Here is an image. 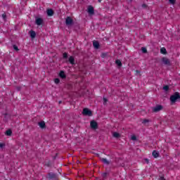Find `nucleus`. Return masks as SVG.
<instances>
[{
	"label": "nucleus",
	"instance_id": "obj_1",
	"mask_svg": "<svg viewBox=\"0 0 180 180\" xmlns=\"http://www.w3.org/2000/svg\"><path fill=\"white\" fill-rule=\"evenodd\" d=\"M178 99H180V95L178 92H175L174 95L170 96V101L172 103H175V102H176Z\"/></svg>",
	"mask_w": 180,
	"mask_h": 180
},
{
	"label": "nucleus",
	"instance_id": "obj_2",
	"mask_svg": "<svg viewBox=\"0 0 180 180\" xmlns=\"http://www.w3.org/2000/svg\"><path fill=\"white\" fill-rule=\"evenodd\" d=\"M65 25L66 26H72L74 25V20L70 16H68L65 18Z\"/></svg>",
	"mask_w": 180,
	"mask_h": 180
},
{
	"label": "nucleus",
	"instance_id": "obj_3",
	"mask_svg": "<svg viewBox=\"0 0 180 180\" xmlns=\"http://www.w3.org/2000/svg\"><path fill=\"white\" fill-rule=\"evenodd\" d=\"M162 63L164 64V65H171V61L167 57L162 58Z\"/></svg>",
	"mask_w": 180,
	"mask_h": 180
},
{
	"label": "nucleus",
	"instance_id": "obj_4",
	"mask_svg": "<svg viewBox=\"0 0 180 180\" xmlns=\"http://www.w3.org/2000/svg\"><path fill=\"white\" fill-rule=\"evenodd\" d=\"M153 112H160V110H162V105H157L155 107H153L152 108Z\"/></svg>",
	"mask_w": 180,
	"mask_h": 180
},
{
	"label": "nucleus",
	"instance_id": "obj_5",
	"mask_svg": "<svg viewBox=\"0 0 180 180\" xmlns=\"http://www.w3.org/2000/svg\"><path fill=\"white\" fill-rule=\"evenodd\" d=\"M90 126L94 130H96V129H98V122L95 120H92L90 122Z\"/></svg>",
	"mask_w": 180,
	"mask_h": 180
},
{
	"label": "nucleus",
	"instance_id": "obj_6",
	"mask_svg": "<svg viewBox=\"0 0 180 180\" xmlns=\"http://www.w3.org/2000/svg\"><path fill=\"white\" fill-rule=\"evenodd\" d=\"M88 13L89 15H94V13H95V10L94 9V7L92 6H89Z\"/></svg>",
	"mask_w": 180,
	"mask_h": 180
},
{
	"label": "nucleus",
	"instance_id": "obj_7",
	"mask_svg": "<svg viewBox=\"0 0 180 180\" xmlns=\"http://www.w3.org/2000/svg\"><path fill=\"white\" fill-rule=\"evenodd\" d=\"M35 23L38 26H40V25H43V20L40 18H38L36 19Z\"/></svg>",
	"mask_w": 180,
	"mask_h": 180
},
{
	"label": "nucleus",
	"instance_id": "obj_8",
	"mask_svg": "<svg viewBox=\"0 0 180 180\" xmlns=\"http://www.w3.org/2000/svg\"><path fill=\"white\" fill-rule=\"evenodd\" d=\"M59 77L62 78V79H65L67 78V76L65 75V72L63 70H61L59 73Z\"/></svg>",
	"mask_w": 180,
	"mask_h": 180
},
{
	"label": "nucleus",
	"instance_id": "obj_9",
	"mask_svg": "<svg viewBox=\"0 0 180 180\" xmlns=\"http://www.w3.org/2000/svg\"><path fill=\"white\" fill-rule=\"evenodd\" d=\"M38 125L39 126L40 129H44V127H46V123L44 121L38 122Z\"/></svg>",
	"mask_w": 180,
	"mask_h": 180
},
{
	"label": "nucleus",
	"instance_id": "obj_10",
	"mask_svg": "<svg viewBox=\"0 0 180 180\" xmlns=\"http://www.w3.org/2000/svg\"><path fill=\"white\" fill-rule=\"evenodd\" d=\"M30 36L31 39H34L36 37V32H34V30H30Z\"/></svg>",
	"mask_w": 180,
	"mask_h": 180
},
{
	"label": "nucleus",
	"instance_id": "obj_11",
	"mask_svg": "<svg viewBox=\"0 0 180 180\" xmlns=\"http://www.w3.org/2000/svg\"><path fill=\"white\" fill-rule=\"evenodd\" d=\"M69 63L72 64V65H74L75 64V59L74 58V56H70L68 60Z\"/></svg>",
	"mask_w": 180,
	"mask_h": 180
},
{
	"label": "nucleus",
	"instance_id": "obj_12",
	"mask_svg": "<svg viewBox=\"0 0 180 180\" xmlns=\"http://www.w3.org/2000/svg\"><path fill=\"white\" fill-rule=\"evenodd\" d=\"M46 12L48 16H53V15H54V11L51 8L48 9Z\"/></svg>",
	"mask_w": 180,
	"mask_h": 180
},
{
	"label": "nucleus",
	"instance_id": "obj_13",
	"mask_svg": "<svg viewBox=\"0 0 180 180\" xmlns=\"http://www.w3.org/2000/svg\"><path fill=\"white\" fill-rule=\"evenodd\" d=\"M93 46L94 49H99V42L98 41H94Z\"/></svg>",
	"mask_w": 180,
	"mask_h": 180
},
{
	"label": "nucleus",
	"instance_id": "obj_14",
	"mask_svg": "<svg viewBox=\"0 0 180 180\" xmlns=\"http://www.w3.org/2000/svg\"><path fill=\"white\" fill-rule=\"evenodd\" d=\"M82 113H92V110H89V108H84Z\"/></svg>",
	"mask_w": 180,
	"mask_h": 180
},
{
	"label": "nucleus",
	"instance_id": "obj_15",
	"mask_svg": "<svg viewBox=\"0 0 180 180\" xmlns=\"http://www.w3.org/2000/svg\"><path fill=\"white\" fill-rule=\"evenodd\" d=\"M160 155V153L156 151V150H154L153 152V156L154 157V158H158V157Z\"/></svg>",
	"mask_w": 180,
	"mask_h": 180
},
{
	"label": "nucleus",
	"instance_id": "obj_16",
	"mask_svg": "<svg viewBox=\"0 0 180 180\" xmlns=\"http://www.w3.org/2000/svg\"><path fill=\"white\" fill-rule=\"evenodd\" d=\"M112 136L115 137V139H119V137H120V134L117 132H113Z\"/></svg>",
	"mask_w": 180,
	"mask_h": 180
},
{
	"label": "nucleus",
	"instance_id": "obj_17",
	"mask_svg": "<svg viewBox=\"0 0 180 180\" xmlns=\"http://www.w3.org/2000/svg\"><path fill=\"white\" fill-rule=\"evenodd\" d=\"M160 53L161 54H167V49L165 47L161 48Z\"/></svg>",
	"mask_w": 180,
	"mask_h": 180
},
{
	"label": "nucleus",
	"instance_id": "obj_18",
	"mask_svg": "<svg viewBox=\"0 0 180 180\" xmlns=\"http://www.w3.org/2000/svg\"><path fill=\"white\" fill-rule=\"evenodd\" d=\"M1 18L3 19V20H4V22H6V13H4L1 14Z\"/></svg>",
	"mask_w": 180,
	"mask_h": 180
},
{
	"label": "nucleus",
	"instance_id": "obj_19",
	"mask_svg": "<svg viewBox=\"0 0 180 180\" xmlns=\"http://www.w3.org/2000/svg\"><path fill=\"white\" fill-rule=\"evenodd\" d=\"M115 63L117 64V65H118V67H122V61H120V60H117L115 61Z\"/></svg>",
	"mask_w": 180,
	"mask_h": 180
},
{
	"label": "nucleus",
	"instance_id": "obj_20",
	"mask_svg": "<svg viewBox=\"0 0 180 180\" xmlns=\"http://www.w3.org/2000/svg\"><path fill=\"white\" fill-rule=\"evenodd\" d=\"M6 136H12V130L8 129L6 131Z\"/></svg>",
	"mask_w": 180,
	"mask_h": 180
},
{
	"label": "nucleus",
	"instance_id": "obj_21",
	"mask_svg": "<svg viewBox=\"0 0 180 180\" xmlns=\"http://www.w3.org/2000/svg\"><path fill=\"white\" fill-rule=\"evenodd\" d=\"M131 140H132L133 141H136V140H137V137H136L135 135H131Z\"/></svg>",
	"mask_w": 180,
	"mask_h": 180
},
{
	"label": "nucleus",
	"instance_id": "obj_22",
	"mask_svg": "<svg viewBox=\"0 0 180 180\" xmlns=\"http://www.w3.org/2000/svg\"><path fill=\"white\" fill-rule=\"evenodd\" d=\"M141 51L142 53H143L144 54H146V53H147V49L145 47H142L141 48Z\"/></svg>",
	"mask_w": 180,
	"mask_h": 180
},
{
	"label": "nucleus",
	"instance_id": "obj_23",
	"mask_svg": "<svg viewBox=\"0 0 180 180\" xmlns=\"http://www.w3.org/2000/svg\"><path fill=\"white\" fill-rule=\"evenodd\" d=\"M101 161L104 163V164H109V161H108V160L103 158L101 159Z\"/></svg>",
	"mask_w": 180,
	"mask_h": 180
},
{
	"label": "nucleus",
	"instance_id": "obj_24",
	"mask_svg": "<svg viewBox=\"0 0 180 180\" xmlns=\"http://www.w3.org/2000/svg\"><path fill=\"white\" fill-rule=\"evenodd\" d=\"M163 89H164V91H169V86H168V85H166V86H163Z\"/></svg>",
	"mask_w": 180,
	"mask_h": 180
},
{
	"label": "nucleus",
	"instance_id": "obj_25",
	"mask_svg": "<svg viewBox=\"0 0 180 180\" xmlns=\"http://www.w3.org/2000/svg\"><path fill=\"white\" fill-rule=\"evenodd\" d=\"M169 2L172 5H175V2H176V0H169Z\"/></svg>",
	"mask_w": 180,
	"mask_h": 180
},
{
	"label": "nucleus",
	"instance_id": "obj_26",
	"mask_svg": "<svg viewBox=\"0 0 180 180\" xmlns=\"http://www.w3.org/2000/svg\"><path fill=\"white\" fill-rule=\"evenodd\" d=\"M13 48L14 49V50H15V51H19V48H18V46L13 45Z\"/></svg>",
	"mask_w": 180,
	"mask_h": 180
},
{
	"label": "nucleus",
	"instance_id": "obj_27",
	"mask_svg": "<svg viewBox=\"0 0 180 180\" xmlns=\"http://www.w3.org/2000/svg\"><path fill=\"white\" fill-rule=\"evenodd\" d=\"M54 82L55 84H60V79L58 78L55 79Z\"/></svg>",
	"mask_w": 180,
	"mask_h": 180
},
{
	"label": "nucleus",
	"instance_id": "obj_28",
	"mask_svg": "<svg viewBox=\"0 0 180 180\" xmlns=\"http://www.w3.org/2000/svg\"><path fill=\"white\" fill-rule=\"evenodd\" d=\"M63 58H68V53H63Z\"/></svg>",
	"mask_w": 180,
	"mask_h": 180
},
{
	"label": "nucleus",
	"instance_id": "obj_29",
	"mask_svg": "<svg viewBox=\"0 0 180 180\" xmlns=\"http://www.w3.org/2000/svg\"><path fill=\"white\" fill-rule=\"evenodd\" d=\"M4 147H5V143H0V148H4Z\"/></svg>",
	"mask_w": 180,
	"mask_h": 180
},
{
	"label": "nucleus",
	"instance_id": "obj_30",
	"mask_svg": "<svg viewBox=\"0 0 180 180\" xmlns=\"http://www.w3.org/2000/svg\"><path fill=\"white\" fill-rule=\"evenodd\" d=\"M106 102H108V100L106 98H103V105H106Z\"/></svg>",
	"mask_w": 180,
	"mask_h": 180
},
{
	"label": "nucleus",
	"instance_id": "obj_31",
	"mask_svg": "<svg viewBox=\"0 0 180 180\" xmlns=\"http://www.w3.org/2000/svg\"><path fill=\"white\" fill-rule=\"evenodd\" d=\"M84 115H87V116H92L91 113H85Z\"/></svg>",
	"mask_w": 180,
	"mask_h": 180
},
{
	"label": "nucleus",
	"instance_id": "obj_32",
	"mask_svg": "<svg viewBox=\"0 0 180 180\" xmlns=\"http://www.w3.org/2000/svg\"><path fill=\"white\" fill-rule=\"evenodd\" d=\"M142 8H147V5H146V4H142Z\"/></svg>",
	"mask_w": 180,
	"mask_h": 180
},
{
	"label": "nucleus",
	"instance_id": "obj_33",
	"mask_svg": "<svg viewBox=\"0 0 180 180\" xmlns=\"http://www.w3.org/2000/svg\"><path fill=\"white\" fill-rule=\"evenodd\" d=\"M147 122H148V120H143V123H147Z\"/></svg>",
	"mask_w": 180,
	"mask_h": 180
},
{
	"label": "nucleus",
	"instance_id": "obj_34",
	"mask_svg": "<svg viewBox=\"0 0 180 180\" xmlns=\"http://www.w3.org/2000/svg\"><path fill=\"white\" fill-rule=\"evenodd\" d=\"M146 162H147V164H148V159H145Z\"/></svg>",
	"mask_w": 180,
	"mask_h": 180
},
{
	"label": "nucleus",
	"instance_id": "obj_35",
	"mask_svg": "<svg viewBox=\"0 0 180 180\" xmlns=\"http://www.w3.org/2000/svg\"><path fill=\"white\" fill-rule=\"evenodd\" d=\"M54 176H56L55 174H52V176H51V178H54Z\"/></svg>",
	"mask_w": 180,
	"mask_h": 180
},
{
	"label": "nucleus",
	"instance_id": "obj_36",
	"mask_svg": "<svg viewBox=\"0 0 180 180\" xmlns=\"http://www.w3.org/2000/svg\"><path fill=\"white\" fill-rule=\"evenodd\" d=\"M103 176H106V173H103Z\"/></svg>",
	"mask_w": 180,
	"mask_h": 180
},
{
	"label": "nucleus",
	"instance_id": "obj_37",
	"mask_svg": "<svg viewBox=\"0 0 180 180\" xmlns=\"http://www.w3.org/2000/svg\"><path fill=\"white\" fill-rule=\"evenodd\" d=\"M17 90H18V91H20V87H18V88H17Z\"/></svg>",
	"mask_w": 180,
	"mask_h": 180
},
{
	"label": "nucleus",
	"instance_id": "obj_38",
	"mask_svg": "<svg viewBox=\"0 0 180 180\" xmlns=\"http://www.w3.org/2000/svg\"><path fill=\"white\" fill-rule=\"evenodd\" d=\"M98 1L99 3H101V2H102V0H98Z\"/></svg>",
	"mask_w": 180,
	"mask_h": 180
},
{
	"label": "nucleus",
	"instance_id": "obj_39",
	"mask_svg": "<svg viewBox=\"0 0 180 180\" xmlns=\"http://www.w3.org/2000/svg\"><path fill=\"white\" fill-rule=\"evenodd\" d=\"M60 103H63V101H59V104H60Z\"/></svg>",
	"mask_w": 180,
	"mask_h": 180
},
{
	"label": "nucleus",
	"instance_id": "obj_40",
	"mask_svg": "<svg viewBox=\"0 0 180 180\" xmlns=\"http://www.w3.org/2000/svg\"><path fill=\"white\" fill-rule=\"evenodd\" d=\"M160 180H165V179H164V178L161 177V179H160Z\"/></svg>",
	"mask_w": 180,
	"mask_h": 180
},
{
	"label": "nucleus",
	"instance_id": "obj_41",
	"mask_svg": "<svg viewBox=\"0 0 180 180\" xmlns=\"http://www.w3.org/2000/svg\"><path fill=\"white\" fill-rule=\"evenodd\" d=\"M6 116H8V114H6Z\"/></svg>",
	"mask_w": 180,
	"mask_h": 180
}]
</instances>
